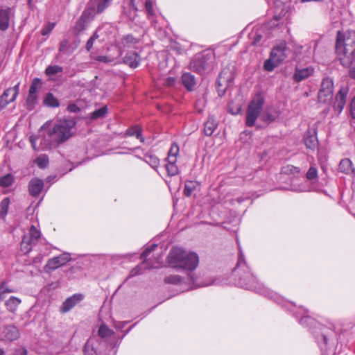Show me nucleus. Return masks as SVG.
Returning <instances> with one entry per match:
<instances>
[{
	"label": "nucleus",
	"mask_w": 355,
	"mask_h": 355,
	"mask_svg": "<svg viewBox=\"0 0 355 355\" xmlns=\"http://www.w3.org/2000/svg\"><path fill=\"white\" fill-rule=\"evenodd\" d=\"M167 261L168 264L174 268L190 271L188 274L187 280L191 288L216 284V280L202 282L191 272L198 267L199 263V257L195 252H188L181 248L175 247L171 250Z\"/></svg>",
	"instance_id": "f257e3e1"
},
{
	"label": "nucleus",
	"mask_w": 355,
	"mask_h": 355,
	"mask_svg": "<svg viewBox=\"0 0 355 355\" xmlns=\"http://www.w3.org/2000/svg\"><path fill=\"white\" fill-rule=\"evenodd\" d=\"M76 122L72 119L60 120L50 125L46 122L40 129V150H49L65 142L72 136Z\"/></svg>",
	"instance_id": "f03ea898"
},
{
	"label": "nucleus",
	"mask_w": 355,
	"mask_h": 355,
	"mask_svg": "<svg viewBox=\"0 0 355 355\" xmlns=\"http://www.w3.org/2000/svg\"><path fill=\"white\" fill-rule=\"evenodd\" d=\"M239 250L238 261L235 268V271L239 275L238 286L245 289L254 291L269 298H274L275 293L259 283L252 272H251L250 269L246 264L243 253L239 245Z\"/></svg>",
	"instance_id": "7ed1b4c3"
},
{
	"label": "nucleus",
	"mask_w": 355,
	"mask_h": 355,
	"mask_svg": "<svg viewBox=\"0 0 355 355\" xmlns=\"http://www.w3.org/2000/svg\"><path fill=\"white\" fill-rule=\"evenodd\" d=\"M336 52L339 58L355 53V31L337 33Z\"/></svg>",
	"instance_id": "20e7f679"
},
{
	"label": "nucleus",
	"mask_w": 355,
	"mask_h": 355,
	"mask_svg": "<svg viewBox=\"0 0 355 355\" xmlns=\"http://www.w3.org/2000/svg\"><path fill=\"white\" fill-rule=\"evenodd\" d=\"M214 55L212 52H201L196 54L190 62V69L203 74L213 69Z\"/></svg>",
	"instance_id": "39448f33"
},
{
	"label": "nucleus",
	"mask_w": 355,
	"mask_h": 355,
	"mask_svg": "<svg viewBox=\"0 0 355 355\" xmlns=\"http://www.w3.org/2000/svg\"><path fill=\"white\" fill-rule=\"evenodd\" d=\"M265 103L262 94H257L250 102L246 112V125L252 127L260 115Z\"/></svg>",
	"instance_id": "423d86ee"
},
{
	"label": "nucleus",
	"mask_w": 355,
	"mask_h": 355,
	"mask_svg": "<svg viewBox=\"0 0 355 355\" xmlns=\"http://www.w3.org/2000/svg\"><path fill=\"white\" fill-rule=\"evenodd\" d=\"M19 92V83L12 87L6 89L0 96V110L6 107L8 104L13 102Z\"/></svg>",
	"instance_id": "0eeeda50"
},
{
	"label": "nucleus",
	"mask_w": 355,
	"mask_h": 355,
	"mask_svg": "<svg viewBox=\"0 0 355 355\" xmlns=\"http://www.w3.org/2000/svg\"><path fill=\"white\" fill-rule=\"evenodd\" d=\"M349 92L347 87H342L336 94L335 101L334 103V109L335 111L340 114L345 105L347 96Z\"/></svg>",
	"instance_id": "6e6552de"
},
{
	"label": "nucleus",
	"mask_w": 355,
	"mask_h": 355,
	"mask_svg": "<svg viewBox=\"0 0 355 355\" xmlns=\"http://www.w3.org/2000/svg\"><path fill=\"white\" fill-rule=\"evenodd\" d=\"M139 40L135 37L132 35H126L123 36L121 41L119 42V54L121 55L125 49H135L137 44H139Z\"/></svg>",
	"instance_id": "1a4fd4ad"
},
{
	"label": "nucleus",
	"mask_w": 355,
	"mask_h": 355,
	"mask_svg": "<svg viewBox=\"0 0 355 355\" xmlns=\"http://www.w3.org/2000/svg\"><path fill=\"white\" fill-rule=\"evenodd\" d=\"M69 260L70 257L69 254H62L49 259L46 265V268L48 270H55L69 262Z\"/></svg>",
	"instance_id": "9d476101"
},
{
	"label": "nucleus",
	"mask_w": 355,
	"mask_h": 355,
	"mask_svg": "<svg viewBox=\"0 0 355 355\" xmlns=\"http://www.w3.org/2000/svg\"><path fill=\"white\" fill-rule=\"evenodd\" d=\"M83 297H84L82 294H74L72 296L67 298L60 308V312L62 313H67L78 303L82 301Z\"/></svg>",
	"instance_id": "9b49d317"
},
{
	"label": "nucleus",
	"mask_w": 355,
	"mask_h": 355,
	"mask_svg": "<svg viewBox=\"0 0 355 355\" xmlns=\"http://www.w3.org/2000/svg\"><path fill=\"white\" fill-rule=\"evenodd\" d=\"M286 44L285 42H281L272 49L270 56L275 62L280 64L286 58Z\"/></svg>",
	"instance_id": "f8f14e48"
},
{
	"label": "nucleus",
	"mask_w": 355,
	"mask_h": 355,
	"mask_svg": "<svg viewBox=\"0 0 355 355\" xmlns=\"http://www.w3.org/2000/svg\"><path fill=\"white\" fill-rule=\"evenodd\" d=\"M19 331L14 325L6 326L1 333V339L3 340L12 341L19 337Z\"/></svg>",
	"instance_id": "ddd939ff"
},
{
	"label": "nucleus",
	"mask_w": 355,
	"mask_h": 355,
	"mask_svg": "<svg viewBox=\"0 0 355 355\" xmlns=\"http://www.w3.org/2000/svg\"><path fill=\"white\" fill-rule=\"evenodd\" d=\"M313 73L314 68L311 66L302 69L296 67L293 74V79L299 83L311 76Z\"/></svg>",
	"instance_id": "4468645a"
},
{
	"label": "nucleus",
	"mask_w": 355,
	"mask_h": 355,
	"mask_svg": "<svg viewBox=\"0 0 355 355\" xmlns=\"http://www.w3.org/2000/svg\"><path fill=\"white\" fill-rule=\"evenodd\" d=\"M338 171L347 175L355 176V168L348 158L342 159L338 165Z\"/></svg>",
	"instance_id": "2eb2a0df"
},
{
	"label": "nucleus",
	"mask_w": 355,
	"mask_h": 355,
	"mask_svg": "<svg viewBox=\"0 0 355 355\" xmlns=\"http://www.w3.org/2000/svg\"><path fill=\"white\" fill-rule=\"evenodd\" d=\"M44 188V182L38 178H32L28 183L29 193L36 197L37 196Z\"/></svg>",
	"instance_id": "dca6fc26"
},
{
	"label": "nucleus",
	"mask_w": 355,
	"mask_h": 355,
	"mask_svg": "<svg viewBox=\"0 0 355 355\" xmlns=\"http://www.w3.org/2000/svg\"><path fill=\"white\" fill-rule=\"evenodd\" d=\"M13 12L11 8L0 10V29L2 31L6 30L10 24Z\"/></svg>",
	"instance_id": "f3484780"
},
{
	"label": "nucleus",
	"mask_w": 355,
	"mask_h": 355,
	"mask_svg": "<svg viewBox=\"0 0 355 355\" xmlns=\"http://www.w3.org/2000/svg\"><path fill=\"white\" fill-rule=\"evenodd\" d=\"M140 62V55L135 51L128 52L123 58V62L132 69L137 68L139 65Z\"/></svg>",
	"instance_id": "a211bd4d"
},
{
	"label": "nucleus",
	"mask_w": 355,
	"mask_h": 355,
	"mask_svg": "<svg viewBox=\"0 0 355 355\" xmlns=\"http://www.w3.org/2000/svg\"><path fill=\"white\" fill-rule=\"evenodd\" d=\"M182 83L188 91L193 90L196 85L195 77L189 73H184L182 76Z\"/></svg>",
	"instance_id": "6ab92c4d"
},
{
	"label": "nucleus",
	"mask_w": 355,
	"mask_h": 355,
	"mask_svg": "<svg viewBox=\"0 0 355 355\" xmlns=\"http://www.w3.org/2000/svg\"><path fill=\"white\" fill-rule=\"evenodd\" d=\"M218 123L213 116H209L205 123L204 132L207 136H211L216 129Z\"/></svg>",
	"instance_id": "aec40b11"
},
{
	"label": "nucleus",
	"mask_w": 355,
	"mask_h": 355,
	"mask_svg": "<svg viewBox=\"0 0 355 355\" xmlns=\"http://www.w3.org/2000/svg\"><path fill=\"white\" fill-rule=\"evenodd\" d=\"M167 164L165 165L167 173L169 176H174L178 173V168L176 165L177 159L173 157L166 158Z\"/></svg>",
	"instance_id": "412c9836"
},
{
	"label": "nucleus",
	"mask_w": 355,
	"mask_h": 355,
	"mask_svg": "<svg viewBox=\"0 0 355 355\" xmlns=\"http://www.w3.org/2000/svg\"><path fill=\"white\" fill-rule=\"evenodd\" d=\"M21 302V300L19 298L11 296L6 301L5 305L10 312L14 313L17 311Z\"/></svg>",
	"instance_id": "4be33fe9"
},
{
	"label": "nucleus",
	"mask_w": 355,
	"mask_h": 355,
	"mask_svg": "<svg viewBox=\"0 0 355 355\" xmlns=\"http://www.w3.org/2000/svg\"><path fill=\"white\" fill-rule=\"evenodd\" d=\"M92 14V10H85L80 18L77 21L74 27L75 30L79 33L83 31L86 27V18Z\"/></svg>",
	"instance_id": "5701e85b"
},
{
	"label": "nucleus",
	"mask_w": 355,
	"mask_h": 355,
	"mask_svg": "<svg viewBox=\"0 0 355 355\" xmlns=\"http://www.w3.org/2000/svg\"><path fill=\"white\" fill-rule=\"evenodd\" d=\"M125 136H135L141 142H144V137L141 135V129L138 125L128 129L125 133Z\"/></svg>",
	"instance_id": "b1692460"
},
{
	"label": "nucleus",
	"mask_w": 355,
	"mask_h": 355,
	"mask_svg": "<svg viewBox=\"0 0 355 355\" xmlns=\"http://www.w3.org/2000/svg\"><path fill=\"white\" fill-rule=\"evenodd\" d=\"M44 103L51 107H58L60 105L59 101L51 93L46 94L44 99Z\"/></svg>",
	"instance_id": "393cba45"
},
{
	"label": "nucleus",
	"mask_w": 355,
	"mask_h": 355,
	"mask_svg": "<svg viewBox=\"0 0 355 355\" xmlns=\"http://www.w3.org/2000/svg\"><path fill=\"white\" fill-rule=\"evenodd\" d=\"M198 183L196 181H187L184 185V194L189 197L198 188Z\"/></svg>",
	"instance_id": "a878e982"
},
{
	"label": "nucleus",
	"mask_w": 355,
	"mask_h": 355,
	"mask_svg": "<svg viewBox=\"0 0 355 355\" xmlns=\"http://www.w3.org/2000/svg\"><path fill=\"white\" fill-rule=\"evenodd\" d=\"M98 334L101 338L106 339L110 338L114 334V331L106 324H103L98 329Z\"/></svg>",
	"instance_id": "bb28decb"
},
{
	"label": "nucleus",
	"mask_w": 355,
	"mask_h": 355,
	"mask_svg": "<svg viewBox=\"0 0 355 355\" xmlns=\"http://www.w3.org/2000/svg\"><path fill=\"white\" fill-rule=\"evenodd\" d=\"M113 0H96V12L98 14L102 13L107 9Z\"/></svg>",
	"instance_id": "cd10ccee"
},
{
	"label": "nucleus",
	"mask_w": 355,
	"mask_h": 355,
	"mask_svg": "<svg viewBox=\"0 0 355 355\" xmlns=\"http://www.w3.org/2000/svg\"><path fill=\"white\" fill-rule=\"evenodd\" d=\"M279 113L276 110L265 111L261 115V119L264 122H272L276 120Z\"/></svg>",
	"instance_id": "c85d7f7f"
},
{
	"label": "nucleus",
	"mask_w": 355,
	"mask_h": 355,
	"mask_svg": "<svg viewBox=\"0 0 355 355\" xmlns=\"http://www.w3.org/2000/svg\"><path fill=\"white\" fill-rule=\"evenodd\" d=\"M320 90L327 91L329 93L333 94L334 91V82L333 80L330 78H323L321 87Z\"/></svg>",
	"instance_id": "c756f323"
},
{
	"label": "nucleus",
	"mask_w": 355,
	"mask_h": 355,
	"mask_svg": "<svg viewBox=\"0 0 355 355\" xmlns=\"http://www.w3.org/2000/svg\"><path fill=\"white\" fill-rule=\"evenodd\" d=\"M28 236V240L35 244L38 239L40 238V232L34 226L32 225L30 228L29 234Z\"/></svg>",
	"instance_id": "7c9ffc66"
},
{
	"label": "nucleus",
	"mask_w": 355,
	"mask_h": 355,
	"mask_svg": "<svg viewBox=\"0 0 355 355\" xmlns=\"http://www.w3.org/2000/svg\"><path fill=\"white\" fill-rule=\"evenodd\" d=\"M144 161L155 170L159 165V159L152 154L145 155Z\"/></svg>",
	"instance_id": "2f4dec72"
},
{
	"label": "nucleus",
	"mask_w": 355,
	"mask_h": 355,
	"mask_svg": "<svg viewBox=\"0 0 355 355\" xmlns=\"http://www.w3.org/2000/svg\"><path fill=\"white\" fill-rule=\"evenodd\" d=\"M15 178L11 173H8L0 178V186L6 188L12 184Z\"/></svg>",
	"instance_id": "473e14b6"
},
{
	"label": "nucleus",
	"mask_w": 355,
	"mask_h": 355,
	"mask_svg": "<svg viewBox=\"0 0 355 355\" xmlns=\"http://www.w3.org/2000/svg\"><path fill=\"white\" fill-rule=\"evenodd\" d=\"M35 163L40 168H45L48 166L49 163V157L45 154L40 155L35 160Z\"/></svg>",
	"instance_id": "72a5a7b5"
},
{
	"label": "nucleus",
	"mask_w": 355,
	"mask_h": 355,
	"mask_svg": "<svg viewBox=\"0 0 355 355\" xmlns=\"http://www.w3.org/2000/svg\"><path fill=\"white\" fill-rule=\"evenodd\" d=\"M304 144L307 148L314 149L317 147L318 139L315 135H307L304 138Z\"/></svg>",
	"instance_id": "f704fd0d"
},
{
	"label": "nucleus",
	"mask_w": 355,
	"mask_h": 355,
	"mask_svg": "<svg viewBox=\"0 0 355 355\" xmlns=\"http://www.w3.org/2000/svg\"><path fill=\"white\" fill-rule=\"evenodd\" d=\"M94 339L89 338L84 346V352L85 355H96V352L94 347Z\"/></svg>",
	"instance_id": "c9c22d12"
},
{
	"label": "nucleus",
	"mask_w": 355,
	"mask_h": 355,
	"mask_svg": "<svg viewBox=\"0 0 355 355\" xmlns=\"http://www.w3.org/2000/svg\"><path fill=\"white\" fill-rule=\"evenodd\" d=\"M333 94L327 91L319 90L318 92V101L320 103H326L332 99Z\"/></svg>",
	"instance_id": "e433bc0d"
},
{
	"label": "nucleus",
	"mask_w": 355,
	"mask_h": 355,
	"mask_svg": "<svg viewBox=\"0 0 355 355\" xmlns=\"http://www.w3.org/2000/svg\"><path fill=\"white\" fill-rule=\"evenodd\" d=\"M10 204V199L4 198L0 202V218H5L8 213V209Z\"/></svg>",
	"instance_id": "4c0bfd02"
},
{
	"label": "nucleus",
	"mask_w": 355,
	"mask_h": 355,
	"mask_svg": "<svg viewBox=\"0 0 355 355\" xmlns=\"http://www.w3.org/2000/svg\"><path fill=\"white\" fill-rule=\"evenodd\" d=\"M33 245L35 244L28 240V236H24L21 243V250L25 254L28 253L31 250Z\"/></svg>",
	"instance_id": "58836bf2"
},
{
	"label": "nucleus",
	"mask_w": 355,
	"mask_h": 355,
	"mask_svg": "<svg viewBox=\"0 0 355 355\" xmlns=\"http://www.w3.org/2000/svg\"><path fill=\"white\" fill-rule=\"evenodd\" d=\"M107 113V107L103 106V107L92 112L90 114V118L92 119H96L104 117Z\"/></svg>",
	"instance_id": "ea45409f"
},
{
	"label": "nucleus",
	"mask_w": 355,
	"mask_h": 355,
	"mask_svg": "<svg viewBox=\"0 0 355 355\" xmlns=\"http://www.w3.org/2000/svg\"><path fill=\"white\" fill-rule=\"evenodd\" d=\"M155 267V266L150 265L147 261L144 260L141 265H139L137 267H136L131 271V276L141 274V270L142 268H151Z\"/></svg>",
	"instance_id": "a19ab883"
},
{
	"label": "nucleus",
	"mask_w": 355,
	"mask_h": 355,
	"mask_svg": "<svg viewBox=\"0 0 355 355\" xmlns=\"http://www.w3.org/2000/svg\"><path fill=\"white\" fill-rule=\"evenodd\" d=\"M63 69L62 67L58 65L48 66L45 70V73L48 76H52L57 73L62 72Z\"/></svg>",
	"instance_id": "79ce46f5"
},
{
	"label": "nucleus",
	"mask_w": 355,
	"mask_h": 355,
	"mask_svg": "<svg viewBox=\"0 0 355 355\" xmlns=\"http://www.w3.org/2000/svg\"><path fill=\"white\" fill-rule=\"evenodd\" d=\"M340 61L345 67H350L352 64L355 63V53L347 57H340Z\"/></svg>",
	"instance_id": "37998d69"
},
{
	"label": "nucleus",
	"mask_w": 355,
	"mask_h": 355,
	"mask_svg": "<svg viewBox=\"0 0 355 355\" xmlns=\"http://www.w3.org/2000/svg\"><path fill=\"white\" fill-rule=\"evenodd\" d=\"M282 172L287 175H296L300 172V170L298 167L288 164L282 167Z\"/></svg>",
	"instance_id": "c03bdc74"
},
{
	"label": "nucleus",
	"mask_w": 355,
	"mask_h": 355,
	"mask_svg": "<svg viewBox=\"0 0 355 355\" xmlns=\"http://www.w3.org/2000/svg\"><path fill=\"white\" fill-rule=\"evenodd\" d=\"M279 64L275 62V60L270 56V58L264 62L263 68L267 71H272Z\"/></svg>",
	"instance_id": "a18cd8bd"
},
{
	"label": "nucleus",
	"mask_w": 355,
	"mask_h": 355,
	"mask_svg": "<svg viewBox=\"0 0 355 355\" xmlns=\"http://www.w3.org/2000/svg\"><path fill=\"white\" fill-rule=\"evenodd\" d=\"M42 87V82L40 79L36 78L33 80V82L29 88L31 94H37L39 89Z\"/></svg>",
	"instance_id": "49530a36"
},
{
	"label": "nucleus",
	"mask_w": 355,
	"mask_h": 355,
	"mask_svg": "<svg viewBox=\"0 0 355 355\" xmlns=\"http://www.w3.org/2000/svg\"><path fill=\"white\" fill-rule=\"evenodd\" d=\"M328 337L329 334L324 331H323L321 335L317 337V341L321 349H322L323 347H325L328 344Z\"/></svg>",
	"instance_id": "de8ad7c7"
},
{
	"label": "nucleus",
	"mask_w": 355,
	"mask_h": 355,
	"mask_svg": "<svg viewBox=\"0 0 355 355\" xmlns=\"http://www.w3.org/2000/svg\"><path fill=\"white\" fill-rule=\"evenodd\" d=\"M164 281L168 284H178L182 282V278L178 275H170L165 277Z\"/></svg>",
	"instance_id": "09e8293b"
},
{
	"label": "nucleus",
	"mask_w": 355,
	"mask_h": 355,
	"mask_svg": "<svg viewBox=\"0 0 355 355\" xmlns=\"http://www.w3.org/2000/svg\"><path fill=\"white\" fill-rule=\"evenodd\" d=\"M37 99V94L28 93V96L26 99L27 106L30 110L33 109Z\"/></svg>",
	"instance_id": "8fccbe9b"
},
{
	"label": "nucleus",
	"mask_w": 355,
	"mask_h": 355,
	"mask_svg": "<svg viewBox=\"0 0 355 355\" xmlns=\"http://www.w3.org/2000/svg\"><path fill=\"white\" fill-rule=\"evenodd\" d=\"M179 153V146L176 144L171 145V148L168 153V157H173L175 159H177V155Z\"/></svg>",
	"instance_id": "3c124183"
},
{
	"label": "nucleus",
	"mask_w": 355,
	"mask_h": 355,
	"mask_svg": "<svg viewBox=\"0 0 355 355\" xmlns=\"http://www.w3.org/2000/svg\"><path fill=\"white\" fill-rule=\"evenodd\" d=\"M98 37H99V35L97 33V32L96 31L92 35V36L87 40V44H86V46H85L87 51H89L92 49V48L93 47V44H94V41L96 39H98Z\"/></svg>",
	"instance_id": "603ef678"
},
{
	"label": "nucleus",
	"mask_w": 355,
	"mask_h": 355,
	"mask_svg": "<svg viewBox=\"0 0 355 355\" xmlns=\"http://www.w3.org/2000/svg\"><path fill=\"white\" fill-rule=\"evenodd\" d=\"M306 176V178L310 180L315 179L318 176L317 168L314 166H311L308 170Z\"/></svg>",
	"instance_id": "864d4df0"
},
{
	"label": "nucleus",
	"mask_w": 355,
	"mask_h": 355,
	"mask_svg": "<svg viewBox=\"0 0 355 355\" xmlns=\"http://www.w3.org/2000/svg\"><path fill=\"white\" fill-rule=\"evenodd\" d=\"M55 26V23H48L47 24H46L41 31L42 35H49L52 31V30L54 28Z\"/></svg>",
	"instance_id": "5fc2aeb1"
},
{
	"label": "nucleus",
	"mask_w": 355,
	"mask_h": 355,
	"mask_svg": "<svg viewBox=\"0 0 355 355\" xmlns=\"http://www.w3.org/2000/svg\"><path fill=\"white\" fill-rule=\"evenodd\" d=\"M157 247V245L153 244L150 246L146 248L144 252L141 254V259H145L152 251H153Z\"/></svg>",
	"instance_id": "6e6d98bb"
},
{
	"label": "nucleus",
	"mask_w": 355,
	"mask_h": 355,
	"mask_svg": "<svg viewBox=\"0 0 355 355\" xmlns=\"http://www.w3.org/2000/svg\"><path fill=\"white\" fill-rule=\"evenodd\" d=\"M95 60L98 62H105V63H110L114 61V58L111 56L107 55H98L95 58Z\"/></svg>",
	"instance_id": "4d7b16f0"
},
{
	"label": "nucleus",
	"mask_w": 355,
	"mask_h": 355,
	"mask_svg": "<svg viewBox=\"0 0 355 355\" xmlns=\"http://www.w3.org/2000/svg\"><path fill=\"white\" fill-rule=\"evenodd\" d=\"M292 190L297 192H306L309 191V187L306 184H302L298 187L293 186Z\"/></svg>",
	"instance_id": "13d9d810"
},
{
	"label": "nucleus",
	"mask_w": 355,
	"mask_h": 355,
	"mask_svg": "<svg viewBox=\"0 0 355 355\" xmlns=\"http://www.w3.org/2000/svg\"><path fill=\"white\" fill-rule=\"evenodd\" d=\"M141 3V0H128V6L135 12L138 10V6Z\"/></svg>",
	"instance_id": "bf43d9fd"
},
{
	"label": "nucleus",
	"mask_w": 355,
	"mask_h": 355,
	"mask_svg": "<svg viewBox=\"0 0 355 355\" xmlns=\"http://www.w3.org/2000/svg\"><path fill=\"white\" fill-rule=\"evenodd\" d=\"M145 7L146 12L148 15H153V2L152 0H146Z\"/></svg>",
	"instance_id": "052dcab7"
},
{
	"label": "nucleus",
	"mask_w": 355,
	"mask_h": 355,
	"mask_svg": "<svg viewBox=\"0 0 355 355\" xmlns=\"http://www.w3.org/2000/svg\"><path fill=\"white\" fill-rule=\"evenodd\" d=\"M349 111L351 116L355 119V96L352 99L350 103Z\"/></svg>",
	"instance_id": "680f3d73"
},
{
	"label": "nucleus",
	"mask_w": 355,
	"mask_h": 355,
	"mask_svg": "<svg viewBox=\"0 0 355 355\" xmlns=\"http://www.w3.org/2000/svg\"><path fill=\"white\" fill-rule=\"evenodd\" d=\"M37 137L35 136V135H31L30 137H29V141L31 144V146L33 147V148L35 150H38L39 149L37 148L36 146V142H37Z\"/></svg>",
	"instance_id": "e2e57ef3"
},
{
	"label": "nucleus",
	"mask_w": 355,
	"mask_h": 355,
	"mask_svg": "<svg viewBox=\"0 0 355 355\" xmlns=\"http://www.w3.org/2000/svg\"><path fill=\"white\" fill-rule=\"evenodd\" d=\"M224 71H221L218 76L217 83L218 85H221L224 82L228 81L229 79H225L224 77Z\"/></svg>",
	"instance_id": "0e129e2a"
},
{
	"label": "nucleus",
	"mask_w": 355,
	"mask_h": 355,
	"mask_svg": "<svg viewBox=\"0 0 355 355\" xmlns=\"http://www.w3.org/2000/svg\"><path fill=\"white\" fill-rule=\"evenodd\" d=\"M28 352L26 348H19L17 349L13 355H27Z\"/></svg>",
	"instance_id": "69168bd1"
},
{
	"label": "nucleus",
	"mask_w": 355,
	"mask_h": 355,
	"mask_svg": "<svg viewBox=\"0 0 355 355\" xmlns=\"http://www.w3.org/2000/svg\"><path fill=\"white\" fill-rule=\"evenodd\" d=\"M311 322H312V319L307 315L302 317L300 320V322L302 324H306L307 323H310Z\"/></svg>",
	"instance_id": "338daca9"
},
{
	"label": "nucleus",
	"mask_w": 355,
	"mask_h": 355,
	"mask_svg": "<svg viewBox=\"0 0 355 355\" xmlns=\"http://www.w3.org/2000/svg\"><path fill=\"white\" fill-rule=\"evenodd\" d=\"M67 110L71 112H77L80 110L79 107L75 104L69 105Z\"/></svg>",
	"instance_id": "774afa93"
}]
</instances>
